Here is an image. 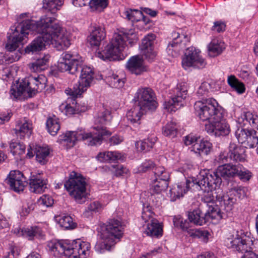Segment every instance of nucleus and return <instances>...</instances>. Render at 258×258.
I'll return each mask as SVG.
<instances>
[{
	"instance_id": "4be33fe9",
	"label": "nucleus",
	"mask_w": 258,
	"mask_h": 258,
	"mask_svg": "<svg viewBox=\"0 0 258 258\" xmlns=\"http://www.w3.org/2000/svg\"><path fill=\"white\" fill-rule=\"evenodd\" d=\"M245 152V147L238 146L234 143H230L229 146L228 152L230 161H244L246 158Z\"/></svg>"
},
{
	"instance_id": "8fccbe9b",
	"label": "nucleus",
	"mask_w": 258,
	"mask_h": 258,
	"mask_svg": "<svg viewBox=\"0 0 258 258\" xmlns=\"http://www.w3.org/2000/svg\"><path fill=\"white\" fill-rule=\"evenodd\" d=\"M153 172L155 175V179L165 180V181H169L170 178L169 173L164 167H155Z\"/></svg>"
},
{
	"instance_id": "0e129e2a",
	"label": "nucleus",
	"mask_w": 258,
	"mask_h": 258,
	"mask_svg": "<svg viewBox=\"0 0 258 258\" xmlns=\"http://www.w3.org/2000/svg\"><path fill=\"white\" fill-rule=\"evenodd\" d=\"M38 203L39 205L49 207L53 205V200L49 195H44L39 198Z\"/></svg>"
},
{
	"instance_id": "6ab92c4d",
	"label": "nucleus",
	"mask_w": 258,
	"mask_h": 258,
	"mask_svg": "<svg viewBox=\"0 0 258 258\" xmlns=\"http://www.w3.org/2000/svg\"><path fill=\"white\" fill-rule=\"evenodd\" d=\"M126 69L132 73L140 75L147 71L143 58L139 55L132 56L126 64Z\"/></svg>"
},
{
	"instance_id": "f704fd0d",
	"label": "nucleus",
	"mask_w": 258,
	"mask_h": 258,
	"mask_svg": "<svg viewBox=\"0 0 258 258\" xmlns=\"http://www.w3.org/2000/svg\"><path fill=\"white\" fill-rule=\"evenodd\" d=\"M96 158L100 162H111L120 159L121 155L117 152L108 151L99 153Z\"/></svg>"
},
{
	"instance_id": "6e6d98bb",
	"label": "nucleus",
	"mask_w": 258,
	"mask_h": 258,
	"mask_svg": "<svg viewBox=\"0 0 258 258\" xmlns=\"http://www.w3.org/2000/svg\"><path fill=\"white\" fill-rule=\"evenodd\" d=\"M89 5L93 11H101L107 6L108 2L107 0H91Z\"/></svg>"
},
{
	"instance_id": "58836bf2",
	"label": "nucleus",
	"mask_w": 258,
	"mask_h": 258,
	"mask_svg": "<svg viewBox=\"0 0 258 258\" xmlns=\"http://www.w3.org/2000/svg\"><path fill=\"white\" fill-rule=\"evenodd\" d=\"M21 233L29 240H32L34 237L39 238L42 235V231L40 228L34 226L22 230Z\"/></svg>"
},
{
	"instance_id": "052dcab7",
	"label": "nucleus",
	"mask_w": 258,
	"mask_h": 258,
	"mask_svg": "<svg viewBox=\"0 0 258 258\" xmlns=\"http://www.w3.org/2000/svg\"><path fill=\"white\" fill-rule=\"evenodd\" d=\"M242 118L243 120L248 121L252 127H255L256 122L258 121V116L252 114L249 111L244 112L242 115Z\"/></svg>"
},
{
	"instance_id": "393cba45",
	"label": "nucleus",
	"mask_w": 258,
	"mask_h": 258,
	"mask_svg": "<svg viewBox=\"0 0 258 258\" xmlns=\"http://www.w3.org/2000/svg\"><path fill=\"white\" fill-rule=\"evenodd\" d=\"M144 233L153 237H161L163 233L162 226L157 220L152 219L150 222L147 224Z\"/></svg>"
},
{
	"instance_id": "423d86ee",
	"label": "nucleus",
	"mask_w": 258,
	"mask_h": 258,
	"mask_svg": "<svg viewBox=\"0 0 258 258\" xmlns=\"http://www.w3.org/2000/svg\"><path fill=\"white\" fill-rule=\"evenodd\" d=\"M86 185L85 179L81 174L73 171L65 182L64 187L77 203L82 204L88 198Z\"/></svg>"
},
{
	"instance_id": "f3484780",
	"label": "nucleus",
	"mask_w": 258,
	"mask_h": 258,
	"mask_svg": "<svg viewBox=\"0 0 258 258\" xmlns=\"http://www.w3.org/2000/svg\"><path fill=\"white\" fill-rule=\"evenodd\" d=\"M26 178L23 174L20 171H11L5 182L8 184L10 188L15 192H19L24 190L26 184Z\"/></svg>"
},
{
	"instance_id": "cd10ccee",
	"label": "nucleus",
	"mask_w": 258,
	"mask_h": 258,
	"mask_svg": "<svg viewBox=\"0 0 258 258\" xmlns=\"http://www.w3.org/2000/svg\"><path fill=\"white\" fill-rule=\"evenodd\" d=\"M147 112V111L143 110L140 105L135 103V105L127 112L126 118L131 123L139 124L141 116Z\"/></svg>"
},
{
	"instance_id": "f8f14e48",
	"label": "nucleus",
	"mask_w": 258,
	"mask_h": 258,
	"mask_svg": "<svg viewBox=\"0 0 258 258\" xmlns=\"http://www.w3.org/2000/svg\"><path fill=\"white\" fill-rule=\"evenodd\" d=\"M184 142L186 146L192 145L191 151L201 157L207 156L212 150V144L209 141L202 139L199 137L187 135L184 137Z\"/></svg>"
},
{
	"instance_id": "c85d7f7f",
	"label": "nucleus",
	"mask_w": 258,
	"mask_h": 258,
	"mask_svg": "<svg viewBox=\"0 0 258 258\" xmlns=\"http://www.w3.org/2000/svg\"><path fill=\"white\" fill-rule=\"evenodd\" d=\"M14 131L17 136L20 139L24 138L26 136L29 138L32 132V125L27 121L18 122Z\"/></svg>"
},
{
	"instance_id": "ea45409f",
	"label": "nucleus",
	"mask_w": 258,
	"mask_h": 258,
	"mask_svg": "<svg viewBox=\"0 0 258 258\" xmlns=\"http://www.w3.org/2000/svg\"><path fill=\"white\" fill-rule=\"evenodd\" d=\"M43 8L54 13L62 5V0H43Z\"/></svg>"
},
{
	"instance_id": "680f3d73",
	"label": "nucleus",
	"mask_w": 258,
	"mask_h": 258,
	"mask_svg": "<svg viewBox=\"0 0 258 258\" xmlns=\"http://www.w3.org/2000/svg\"><path fill=\"white\" fill-rule=\"evenodd\" d=\"M155 36L153 34H148L143 40L142 42V48H149L154 47V40Z\"/></svg>"
},
{
	"instance_id": "5fc2aeb1",
	"label": "nucleus",
	"mask_w": 258,
	"mask_h": 258,
	"mask_svg": "<svg viewBox=\"0 0 258 258\" xmlns=\"http://www.w3.org/2000/svg\"><path fill=\"white\" fill-rule=\"evenodd\" d=\"M106 79L112 87L120 88L124 85V82L115 74H112L111 76L106 77Z\"/></svg>"
},
{
	"instance_id": "2eb2a0df",
	"label": "nucleus",
	"mask_w": 258,
	"mask_h": 258,
	"mask_svg": "<svg viewBox=\"0 0 258 258\" xmlns=\"http://www.w3.org/2000/svg\"><path fill=\"white\" fill-rule=\"evenodd\" d=\"M228 248L234 249L243 254L253 250V241L245 235L239 237L238 234L234 238H228L225 241Z\"/></svg>"
},
{
	"instance_id": "a211bd4d",
	"label": "nucleus",
	"mask_w": 258,
	"mask_h": 258,
	"mask_svg": "<svg viewBox=\"0 0 258 258\" xmlns=\"http://www.w3.org/2000/svg\"><path fill=\"white\" fill-rule=\"evenodd\" d=\"M29 180V189L32 192L41 194L47 188V180L41 174H31Z\"/></svg>"
},
{
	"instance_id": "2f4dec72",
	"label": "nucleus",
	"mask_w": 258,
	"mask_h": 258,
	"mask_svg": "<svg viewBox=\"0 0 258 258\" xmlns=\"http://www.w3.org/2000/svg\"><path fill=\"white\" fill-rule=\"evenodd\" d=\"M55 220L60 227L66 230L73 229L77 226V223L74 222L73 218L68 215L55 216Z\"/></svg>"
},
{
	"instance_id": "3c124183",
	"label": "nucleus",
	"mask_w": 258,
	"mask_h": 258,
	"mask_svg": "<svg viewBox=\"0 0 258 258\" xmlns=\"http://www.w3.org/2000/svg\"><path fill=\"white\" fill-rule=\"evenodd\" d=\"M189 234L194 238H201L204 242H207L209 239L210 233L207 230H201L197 229L190 230Z\"/></svg>"
},
{
	"instance_id": "c03bdc74",
	"label": "nucleus",
	"mask_w": 258,
	"mask_h": 258,
	"mask_svg": "<svg viewBox=\"0 0 258 258\" xmlns=\"http://www.w3.org/2000/svg\"><path fill=\"white\" fill-rule=\"evenodd\" d=\"M244 145L245 148H253L258 144V136L256 131L250 129V134L248 135Z\"/></svg>"
},
{
	"instance_id": "72a5a7b5",
	"label": "nucleus",
	"mask_w": 258,
	"mask_h": 258,
	"mask_svg": "<svg viewBox=\"0 0 258 258\" xmlns=\"http://www.w3.org/2000/svg\"><path fill=\"white\" fill-rule=\"evenodd\" d=\"M156 141V137L151 136L147 139L137 142L135 146L139 150L147 152L150 151L153 148Z\"/></svg>"
},
{
	"instance_id": "aec40b11",
	"label": "nucleus",
	"mask_w": 258,
	"mask_h": 258,
	"mask_svg": "<svg viewBox=\"0 0 258 258\" xmlns=\"http://www.w3.org/2000/svg\"><path fill=\"white\" fill-rule=\"evenodd\" d=\"M39 49H6L4 59L7 63H12L18 60L21 55H27L37 53Z\"/></svg>"
},
{
	"instance_id": "5701e85b",
	"label": "nucleus",
	"mask_w": 258,
	"mask_h": 258,
	"mask_svg": "<svg viewBox=\"0 0 258 258\" xmlns=\"http://www.w3.org/2000/svg\"><path fill=\"white\" fill-rule=\"evenodd\" d=\"M191 182L185 179V181L178 183L170 190V197L171 201H175L177 199L183 196L189 188Z\"/></svg>"
},
{
	"instance_id": "79ce46f5",
	"label": "nucleus",
	"mask_w": 258,
	"mask_h": 258,
	"mask_svg": "<svg viewBox=\"0 0 258 258\" xmlns=\"http://www.w3.org/2000/svg\"><path fill=\"white\" fill-rule=\"evenodd\" d=\"M228 83L230 86L238 93H243L245 91L244 84L239 82L234 76H230L228 78Z\"/></svg>"
},
{
	"instance_id": "c9c22d12",
	"label": "nucleus",
	"mask_w": 258,
	"mask_h": 258,
	"mask_svg": "<svg viewBox=\"0 0 258 258\" xmlns=\"http://www.w3.org/2000/svg\"><path fill=\"white\" fill-rule=\"evenodd\" d=\"M180 33L178 32H173L172 33V37L173 38V40L172 42H170L168 44V46H171L172 47H180L183 48L184 47H187L186 48H190V47L187 46L185 44V42H188L190 40V38L186 35H183L184 37V43L183 44L181 43V40H179L180 38Z\"/></svg>"
},
{
	"instance_id": "f257e3e1",
	"label": "nucleus",
	"mask_w": 258,
	"mask_h": 258,
	"mask_svg": "<svg viewBox=\"0 0 258 258\" xmlns=\"http://www.w3.org/2000/svg\"><path fill=\"white\" fill-rule=\"evenodd\" d=\"M28 13L20 15L15 27L12 38H9L5 48H22L26 42L28 31L41 34L25 48H43L46 47L58 48L69 47L71 43L65 36L66 30L54 17L46 15L39 21L30 19Z\"/></svg>"
},
{
	"instance_id": "7ed1b4c3",
	"label": "nucleus",
	"mask_w": 258,
	"mask_h": 258,
	"mask_svg": "<svg viewBox=\"0 0 258 258\" xmlns=\"http://www.w3.org/2000/svg\"><path fill=\"white\" fill-rule=\"evenodd\" d=\"M48 246L54 256L64 255L68 258H87L90 249L88 244L80 240L52 241Z\"/></svg>"
},
{
	"instance_id": "37998d69",
	"label": "nucleus",
	"mask_w": 258,
	"mask_h": 258,
	"mask_svg": "<svg viewBox=\"0 0 258 258\" xmlns=\"http://www.w3.org/2000/svg\"><path fill=\"white\" fill-rule=\"evenodd\" d=\"M230 197L232 195L239 199H243L246 196L247 189L241 185L233 186L229 189Z\"/></svg>"
},
{
	"instance_id": "7c9ffc66",
	"label": "nucleus",
	"mask_w": 258,
	"mask_h": 258,
	"mask_svg": "<svg viewBox=\"0 0 258 258\" xmlns=\"http://www.w3.org/2000/svg\"><path fill=\"white\" fill-rule=\"evenodd\" d=\"M36 160L41 165H44L48 161L50 151L48 147L36 146L34 148Z\"/></svg>"
},
{
	"instance_id": "0eeeda50",
	"label": "nucleus",
	"mask_w": 258,
	"mask_h": 258,
	"mask_svg": "<svg viewBox=\"0 0 258 258\" xmlns=\"http://www.w3.org/2000/svg\"><path fill=\"white\" fill-rule=\"evenodd\" d=\"M218 103L215 99L209 98L205 102L197 101L194 105L196 115L203 121H208L211 123L215 119H219L222 117V112L218 108Z\"/></svg>"
},
{
	"instance_id": "6e6552de",
	"label": "nucleus",
	"mask_w": 258,
	"mask_h": 258,
	"mask_svg": "<svg viewBox=\"0 0 258 258\" xmlns=\"http://www.w3.org/2000/svg\"><path fill=\"white\" fill-rule=\"evenodd\" d=\"M204 193L202 200L207 203V206L215 205V199L220 202L222 208L227 213L230 212L233 209L234 204L236 203V199L233 197H230L228 194L224 195L221 188L216 190L207 188L204 190Z\"/></svg>"
},
{
	"instance_id": "a18cd8bd",
	"label": "nucleus",
	"mask_w": 258,
	"mask_h": 258,
	"mask_svg": "<svg viewBox=\"0 0 258 258\" xmlns=\"http://www.w3.org/2000/svg\"><path fill=\"white\" fill-rule=\"evenodd\" d=\"M177 129L175 123L173 122L167 123L162 128L163 134L167 137L174 138L176 136Z\"/></svg>"
},
{
	"instance_id": "4d7b16f0",
	"label": "nucleus",
	"mask_w": 258,
	"mask_h": 258,
	"mask_svg": "<svg viewBox=\"0 0 258 258\" xmlns=\"http://www.w3.org/2000/svg\"><path fill=\"white\" fill-rule=\"evenodd\" d=\"M173 224L175 227H180L184 231H187L188 233L190 230L189 229L188 230V228L189 227V222L186 220H183V219L181 217L174 218Z\"/></svg>"
},
{
	"instance_id": "9d476101",
	"label": "nucleus",
	"mask_w": 258,
	"mask_h": 258,
	"mask_svg": "<svg viewBox=\"0 0 258 258\" xmlns=\"http://www.w3.org/2000/svg\"><path fill=\"white\" fill-rule=\"evenodd\" d=\"M192 182L203 190H206L207 188L216 190L220 188L222 179L216 173V170L211 173L203 171L201 172L197 178L192 180Z\"/></svg>"
},
{
	"instance_id": "e2e57ef3",
	"label": "nucleus",
	"mask_w": 258,
	"mask_h": 258,
	"mask_svg": "<svg viewBox=\"0 0 258 258\" xmlns=\"http://www.w3.org/2000/svg\"><path fill=\"white\" fill-rule=\"evenodd\" d=\"M94 34H96V36L95 37H97L99 40H103L106 36L104 28L100 26H95L93 28L90 36H93Z\"/></svg>"
},
{
	"instance_id": "338daca9",
	"label": "nucleus",
	"mask_w": 258,
	"mask_h": 258,
	"mask_svg": "<svg viewBox=\"0 0 258 258\" xmlns=\"http://www.w3.org/2000/svg\"><path fill=\"white\" fill-rule=\"evenodd\" d=\"M236 175H237L241 180L246 181L250 179L252 174L248 170L244 169V170H242L237 169V172Z\"/></svg>"
},
{
	"instance_id": "9b49d317",
	"label": "nucleus",
	"mask_w": 258,
	"mask_h": 258,
	"mask_svg": "<svg viewBox=\"0 0 258 258\" xmlns=\"http://www.w3.org/2000/svg\"><path fill=\"white\" fill-rule=\"evenodd\" d=\"M93 76L94 72L90 67H83L81 71L78 85L74 87L73 89L69 88L66 90V93L73 97L81 95L90 86L94 78Z\"/></svg>"
},
{
	"instance_id": "bb28decb",
	"label": "nucleus",
	"mask_w": 258,
	"mask_h": 258,
	"mask_svg": "<svg viewBox=\"0 0 258 258\" xmlns=\"http://www.w3.org/2000/svg\"><path fill=\"white\" fill-rule=\"evenodd\" d=\"M237 168L236 166L230 164H225L219 166L216 170V173L224 179L232 177L236 175Z\"/></svg>"
},
{
	"instance_id": "bf43d9fd",
	"label": "nucleus",
	"mask_w": 258,
	"mask_h": 258,
	"mask_svg": "<svg viewBox=\"0 0 258 258\" xmlns=\"http://www.w3.org/2000/svg\"><path fill=\"white\" fill-rule=\"evenodd\" d=\"M210 88V84L208 83L205 82L201 84L199 88L197 94L199 97L203 98V101L205 102L207 99H205L209 93V88Z\"/></svg>"
},
{
	"instance_id": "4468645a",
	"label": "nucleus",
	"mask_w": 258,
	"mask_h": 258,
	"mask_svg": "<svg viewBox=\"0 0 258 258\" xmlns=\"http://www.w3.org/2000/svg\"><path fill=\"white\" fill-rule=\"evenodd\" d=\"M200 53V49H186L182 60L183 68L185 70L191 67L197 69L205 68L207 62Z\"/></svg>"
},
{
	"instance_id": "412c9836",
	"label": "nucleus",
	"mask_w": 258,
	"mask_h": 258,
	"mask_svg": "<svg viewBox=\"0 0 258 258\" xmlns=\"http://www.w3.org/2000/svg\"><path fill=\"white\" fill-rule=\"evenodd\" d=\"M96 56L103 60H115L123 59L124 57L121 55L122 49H97Z\"/></svg>"
},
{
	"instance_id": "b1692460",
	"label": "nucleus",
	"mask_w": 258,
	"mask_h": 258,
	"mask_svg": "<svg viewBox=\"0 0 258 258\" xmlns=\"http://www.w3.org/2000/svg\"><path fill=\"white\" fill-rule=\"evenodd\" d=\"M41 50L39 49L37 53L34 54V55L39 54V57H36V61L29 64V68L32 72H37L45 70L49 59L50 56L49 54L40 53V50Z\"/></svg>"
},
{
	"instance_id": "69168bd1",
	"label": "nucleus",
	"mask_w": 258,
	"mask_h": 258,
	"mask_svg": "<svg viewBox=\"0 0 258 258\" xmlns=\"http://www.w3.org/2000/svg\"><path fill=\"white\" fill-rule=\"evenodd\" d=\"M228 46L221 39H214L208 45V48H225Z\"/></svg>"
},
{
	"instance_id": "39448f33",
	"label": "nucleus",
	"mask_w": 258,
	"mask_h": 258,
	"mask_svg": "<svg viewBox=\"0 0 258 258\" xmlns=\"http://www.w3.org/2000/svg\"><path fill=\"white\" fill-rule=\"evenodd\" d=\"M47 78L44 75L29 76L21 80L12 86L10 90L11 97L15 99L20 97L26 93L29 97H32L36 93L41 92L46 87Z\"/></svg>"
},
{
	"instance_id": "de8ad7c7",
	"label": "nucleus",
	"mask_w": 258,
	"mask_h": 258,
	"mask_svg": "<svg viewBox=\"0 0 258 258\" xmlns=\"http://www.w3.org/2000/svg\"><path fill=\"white\" fill-rule=\"evenodd\" d=\"M126 18L132 22L141 21L142 12L136 9H128L124 12Z\"/></svg>"
},
{
	"instance_id": "603ef678",
	"label": "nucleus",
	"mask_w": 258,
	"mask_h": 258,
	"mask_svg": "<svg viewBox=\"0 0 258 258\" xmlns=\"http://www.w3.org/2000/svg\"><path fill=\"white\" fill-rule=\"evenodd\" d=\"M249 134H250V130L242 127H238L235 132V135L238 142L241 144H244Z\"/></svg>"
},
{
	"instance_id": "13d9d810",
	"label": "nucleus",
	"mask_w": 258,
	"mask_h": 258,
	"mask_svg": "<svg viewBox=\"0 0 258 258\" xmlns=\"http://www.w3.org/2000/svg\"><path fill=\"white\" fill-rule=\"evenodd\" d=\"M173 224L175 227H180L184 231H187L188 233L190 230L189 229L188 230V228L189 227V222L186 220H183V219L181 217L174 218Z\"/></svg>"
},
{
	"instance_id": "473e14b6",
	"label": "nucleus",
	"mask_w": 258,
	"mask_h": 258,
	"mask_svg": "<svg viewBox=\"0 0 258 258\" xmlns=\"http://www.w3.org/2000/svg\"><path fill=\"white\" fill-rule=\"evenodd\" d=\"M168 185V181L154 179L151 184L150 190L152 194H160L166 190Z\"/></svg>"
},
{
	"instance_id": "4c0bfd02",
	"label": "nucleus",
	"mask_w": 258,
	"mask_h": 258,
	"mask_svg": "<svg viewBox=\"0 0 258 258\" xmlns=\"http://www.w3.org/2000/svg\"><path fill=\"white\" fill-rule=\"evenodd\" d=\"M83 60L79 54H76V57L73 58L70 61L69 73L73 75L76 74L81 71L83 67H82Z\"/></svg>"
},
{
	"instance_id": "1a4fd4ad",
	"label": "nucleus",
	"mask_w": 258,
	"mask_h": 258,
	"mask_svg": "<svg viewBox=\"0 0 258 258\" xmlns=\"http://www.w3.org/2000/svg\"><path fill=\"white\" fill-rule=\"evenodd\" d=\"M134 100L143 110L153 111L157 107L155 94L150 88H139L136 93Z\"/></svg>"
},
{
	"instance_id": "e433bc0d",
	"label": "nucleus",
	"mask_w": 258,
	"mask_h": 258,
	"mask_svg": "<svg viewBox=\"0 0 258 258\" xmlns=\"http://www.w3.org/2000/svg\"><path fill=\"white\" fill-rule=\"evenodd\" d=\"M48 132L52 136H55L60 129L59 119L55 115L49 117L46 122Z\"/></svg>"
},
{
	"instance_id": "dca6fc26",
	"label": "nucleus",
	"mask_w": 258,
	"mask_h": 258,
	"mask_svg": "<svg viewBox=\"0 0 258 258\" xmlns=\"http://www.w3.org/2000/svg\"><path fill=\"white\" fill-rule=\"evenodd\" d=\"M205 130L208 133L216 137L227 136L230 132L229 125L224 118L223 113L220 119H215L211 123L206 124Z\"/></svg>"
},
{
	"instance_id": "c756f323",
	"label": "nucleus",
	"mask_w": 258,
	"mask_h": 258,
	"mask_svg": "<svg viewBox=\"0 0 258 258\" xmlns=\"http://www.w3.org/2000/svg\"><path fill=\"white\" fill-rule=\"evenodd\" d=\"M188 218L190 222L197 225H203L207 223L205 214H203L200 208L188 212Z\"/></svg>"
},
{
	"instance_id": "a19ab883",
	"label": "nucleus",
	"mask_w": 258,
	"mask_h": 258,
	"mask_svg": "<svg viewBox=\"0 0 258 258\" xmlns=\"http://www.w3.org/2000/svg\"><path fill=\"white\" fill-rule=\"evenodd\" d=\"M126 46L123 37L120 34H115L110 41V47L108 48H125Z\"/></svg>"
},
{
	"instance_id": "ddd939ff",
	"label": "nucleus",
	"mask_w": 258,
	"mask_h": 258,
	"mask_svg": "<svg viewBox=\"0 0 258 258\" xmlns=\"http://www.w3.org/2000/svg\"><path fill=\"white\" fill-rule=\"evenodd\" d=\"M175 94L169 101H165L164 108L169 112H175L183 106V101L187 94V86L185 83H180L177 85L174 90Z\"/></svg>"
},
{
	"instance_id": "09e8293b",
	"label": "nucleus",
	"mask_w": 258,
	"mask_h": 258,
	"mask_svg": "<svg viewBox=\"0 0 258 258\" xmlns=\"http://www.w3.org/2000/svg\"><path fill=\"white\" fill-rule=\"evenodd\" d=\"M78 108L75 109L73 107L71 106L70 104L62 103L59 106V109L62 112L64 111L67 115H72L75 114L76 111L84 112L87 109L86 106H82L80 108Z\"/></svg>"
},
{
	"instance_id": "f03ea898",
	"label": "nucleus",
	"mask_w": 258,
	"mask_h": 258,
	"mask_svg": "<svg viewBox=\"0 0 258 258\" xmlns=\"http://www.w3.org/2000/svg\"><path fill=\"white\" fill-rule=\"evenodd\" d=\"M112 118L109 110L102 108L95 116L93 130L89 133L82 131H68L59 137L60 144L71 148L75 146L77 141L82 140L86 142L88 146H93L100 145L105 136H109L111 132L106 130L104 125L110 123Z\"/></svg>"
},
{
	"instance_id": "864d4df0",
	"label": "nucleus",
	"mask_w": 258,
	"mask_h": 258,
	"mask_svg": "<svg viewBox=\"0 0 258 258\" xmlns=\"http://www.w3.org/2000/svg\"><path fill=\"white\" fill-rule=\"evenodd\" d=\"M157 52L154 49H141L140 54L141 58L149 62L153 61L157 55Z\"/></svg>"
},
{
	"instance_id": "a878e982",
	"label": "nucleus",
	"mask_w": 258,
	"mask_h": 258,
	"mask_svg": "<svg viewBox=\"0 0 258 258\" xmlns=\"http://www.w3.org/2000/svg\"><path fill=\"white\" fill-rule=\"evenodd\" d=\"M223 207L220 208L217 205H211L209 206V209L207 212L205 213V218L206 219L207 222L210 219H215L220 220L224 218L225 214L222 211L223 210Z\"/></svg>"
},
{
	"instance_id": "49530a36",
	"label": "nucleus",
	"mask_w": 258,
	"mask_h": 258,
	"mask_svg": "<svg viewBox=\"0 0 258 258\" xmlns=\"http://www.w3.org/2000/svg\"><path fill=\"white\" fill-rule=\"evenodd\" d=\"M10 148L13 155H21L25 153L26 147L22 143L12 141L10 144Z\"/></svg>"
},
{
	"instance_id": "20e7f679",
	"label": "nucleus",
	"mask_w": 258,
	"mask_h": 258,
	"mask_svg": "<svg viewBox=\"0 0 258 258\" xmlns=\"http://www.w3.org/2000/svg\"><path fill=\"white\" fill-rule=\"evenodd\" d=\"M123 229V227L119 220L110 219L106 224L101 227V241L96 244V251L101 253L110 250L112 247L122 237Z\"/></svg>"
},
{
	"instance_id": "774afa93",
	"label": "nucleus",
	"mask_w": 258,
	"mask_h": 258,
	"mask_svg": "<svg viewBox=\"0 0 258 258\" xmlns=\"http://www.w3.org/2000/svg\"><path fill=\"white\" fill-rule=\"evenodd\" d=\"M226 24L221 21H217L214 22V25L212 27V30L217 33L223 32L225 30Z\"/></svg>"
}]
</instances>
